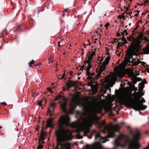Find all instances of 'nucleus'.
<instances>
[{"mask_svg": "<svg viewBox=\"0 0 149 149\" xmlns=\"http://www.w3.org/2000/svg\"><path fill=\"white\" fill-rule=\"evenodd\" d=\"M144 53L146 54H149V47L147 48L144 50Z\"/></svg>", "mask_w": 149, "mask_h": 149, "instance_id": "4be33fe9", "label": "nucleus"}, {"mask_svg": "<svg viewBox=\"0 0 149 149\" xmlns=\"http://www.w3.org/2000/svg\"><path fill=\"white\" fill-rule=\"evenodd\" d=\"M127 26H125V29H127Z\"/></svg>", "mask_w": 149, "mask_h": 149, "instance_id": "09e8293b", "label": "nucleus"}, {"mask_svg": "<svg viewBox=\"0 0 149 149\" xmlns=\"http://www.w3.org/2000/svg\"><path fill=\"white\" fill-rule=\"evenodd\" d=\"M137 63H138V64H139L140 63V62L139 60H137Z\"/></svg>", "mask_w": 149, "mask_h": 149, "instance_id": "79ce46f5", "label": "nucleus"}, {"mask_svg": "<svg viewBox=\"0 0 149 149\" xmlns=\"http://www.w3.org/2000/svg\"><path fill=\"white\" fill-rule=\"evenodd\" d=\"M55 149H59V147L58 146H56V147ZM60 149H62V148H61Z\"/></svg>", "mask_w": 149, "mask_h": 149, "instance_id": "ea45409f", "label": "nucleus"}, {"mask_svg": "<svg viewBox=\"0 0 149 149\" xmlns=\"http://www.w3.org/2000/svg\"><path fill=\"white\" fill-rule=\"evenodd\" d=\"M91 74L92 75V76L94 75V73H91Z\"/></svg>", "mask_w": 149, "mask_h": 149, "instance_id": "37998d69", "label": "nucleus"}, {"mask_svg": "<svg viewBox=\"0 0 149 149\" xmlns=\"http://www.w3.org/2000/svg\"><path fill=\"white\" fill-rule=\"evenodd\" d=\"M124 44L122 42H119L118 43V46H121L123 45Z\"/></svg>", "mask_w": 149, "mask_h": 149, "instance_id": "c85d7f7f", "label": "nucleus"}, {"mask_svg": "<svg viewBox=\"0 0 149 149\" xmlns=\"http://www.w3.org/2000/svg\"><path fill=\"white\" fill-rule=\"evenodd\" d=\"M80 104V102L77 97L73 98L71 102L70 107L72 111L74 110L76 106L79 105Z\"/></svg>", "mask_w": 149, "mask_h": 149, "instance_id": "9b49d317", "label": "nucleus"}, {"mask_svg": "<svg viewBox=\"0 0 149 149\" xmlns=\"http://www.w3.org/2000/svg\"><path fill=\"white\" fill-rule=\"evenodd\" d=\"M56 104L54 102H52L50 103V106L48 109V112L49 113L51 116H52L53 114L51 112L54 110Z\"/></svg>", "mask_w": 149, "mask_h": 149, "instance_id": "4468645a", "label": "nucleus"}, {"mask_svg": "<svg viewBox=\"0 0 149 149\" xmlns=\"http://www.w3.org/2000/svg\"><path fill=\"white\" fill-rule=\"evenodd\" d=\"M76 137L78 139H82L83 138L82 136H81L80 135L78 134L77 135H76Z\"/></svg>", "mask_w": 149, "mask_h": 149, "instance_id": "b1692460", "label": "nucleus"}, {"mask_svg": "<svg viewBox=\"0 0 149 149\" xmlns=\"http://www.w3.org/2000/svg\"><path fill=\"white\" fill-rule=\"evenodd\" d=\"M95 51H93V52L90 54V52H89L87 54V56L88 59L86 62V67H88V70H90L91 67V60L93 57L95 56Z\"/></svg>", "mask_w": 149, "mask_h": 149, "instance_id": "1a4fd4ad", "label": "nucleus"}, {"mask_svg": "<svg viewBox=\"0 0 149 149\" xmlns=\"http://www.w3.org/2000/svg\"><path fill=\"white\" fill-rule=\"evenodd\" d=\"M121 35L122 37H124L125 35H127V32L126 30L125 29L123 32H121Z\"/></svg>", "mask_w": 149, "mask_h": 149, "instance_id": "6ab92c4d", "label": "nucleus"}, {"mask_svg": "<svg viewBox=\"0 0 149 149\" xmlns=\"http://www.w3.org/2000/svg\"><path fill=\"white\" fill-rule=\"evenodd\" d=\"M82 106L85 111L83 114L85 115L86 117L83 120L82 123H78L76 126L79 132L84 131V135H85L88 133L90 127L96 118L95 116V113L100 112L101 109L100 106L91 101H85L82 104Z\"/></svg>", "mask_w": 149, "mask_h": 149, "instance_id": "f257e3e1", "label": "nucleus"}, {"mask_svg": "<svg viewBox=\"0 0 149 149\" xmlns=\"http://www.w3.org/2000/svg\"><path fill=\"white\" fill-rule=\"evenodd\" d=\"M110 58L109 57H107L105 58L102 64L100 66L99 68H97L96 71V72L97 73L96 74L95 79H97L99 77L100 74H104V71L105 70L106 65L109 62Z\"/></svg>", "mask_w": 149, "mask_h": 149, "instance_id": "0eeeda50", "label": "nucleus"}, {"mask_svg": "<svg viewBox=\"0 0 149 149\" xmlns=\"http://www.w3.org/2000/svg\"><path fill=\"white\" fill-rule=\"evenodd\" d=\"M121 40L123 42H122L123 44H125L126 43H127V42L126 39L125 38H124V37H122L121 38Z\"/></svg>", "mask_w": 149, "mask_h": 149, "instance_id": "5701e85b", "label": "nucleus"}, {"mask_svg": "<svg viewBox=\"0 0 149 149\" xmlns=\"http://www.w3.org/2000/svg\"><path fill=\"white\" fill-rule=\"evenodd\" d=\"M118 18H119L120 19H122L123 20H125V16L123 15V14L121 15H120L119 16Z\"/></svg>", "mask_w": 149, "mask_h": 149, "instance_id": "412c9836", "label": "nucleus"}, {"mask_svg": "<svg viewBox=\"0 0 149 149\" xmlns=\"http://www.w3.org/2000/svg\"><path fill=\"white\" fill-rule=\"evenodd\" d=\"M143 85H140V87H139V88H140V89H143Z\"/></svg>", "mask_w": 149, "mask_h": 149, "instance_id": "c9c22d12", "label": "nucleus"}, {"mask_svg": "<svg viewBox=\"0 0 149 149\" xmlns=\"http://www.w3.org/2000/svg\"><path fill=\"white\" fill-rule=\"evenodd\" d=\"M140 134L139 133H136L133 136V138L131 139L125 141V144L122 146V147H125L127 144L129 143V146L130 148L138 149L140 146V145L138 143V141L139 139Z\"/></svg>", "mask_w": 149, "mask_h": 149, "instance_id": "423d86ee", "label": "nucleus"}, {"mask_svg": "<svg viewBox=\"0 0 149 149\" xmlns=\"http://www.w3.org/2000/svg\"><path fill=\"white\" fill-rule=\"evenodd\" d=\"M59 103L62 110L64 112H65L66 111L65 107L66 106L67 103V100L66 98H63V102H60Z\"/></svg>", "mask_w": 149, "mask_h": 149, "instance_id": "ddd939ff", "label": "nucleus"}, {"mask_svg": "<svg viewBox=\"0 0 149 149\" xmlns=\"http://www.w3.org/2000/svg\"><path fill=\"white\" fill-rule=\"evenodd\" d=\"M35 61L34 60H32L29 63V66L31 67L32 65L34 63Z\"/></svg>", "mask_w": 149, "mask_h": 149, "instance_id": "bb28decb", "label": "nucleus"}, {"mask_svg": "<svg viewBox=\"0 0 149 149\" xmlns=\"http://www.w3.org/2000/svg\"><path fill=\"white\" fill-rule=\"evenodd\" d=\"M139 12H138V14H136L135 15V16H137L139 14Z\"/></svg>", "mask_w": 149, "mask_h": 149, "instance_id": "c03bdc74", "label": "nucleus"}, {"mask_svg": "<svg viewBox=\"0 0 149 149\" xmlns=\"http://www.w3.org/2000/svg\"><path fill=\"white\" fill-rule=\"evenodd\" d=\"M147 72L149 73V69L148 70Z\"/></svg>", "mask_w": 149, "mask_h": 149, "instance_id": "8fccbe9b", "label": "nucleus"}, {"mask_svg": "<svg viewBox=\"0 0 149 149\" xmlns=\"http://www.w3.org/2000/svg\"><path fill=\"white\" fill-rule=\"evenodd\" d=\"M74 85V83L72 81H70L67 84V86L68 87V90L69 89V88L72 86Z\"/></svg>", "mask_w": 149, "mask_h": 149, "instance_id": "f3484780", "label": "nucleus"}, {"mask_svg": "<svg viewBox=\"0 0 149 149\" xmlns=\"http://www.w3.org/2000/svg\"><path fill=\"white\" fill-rule=\"evenodd\" d=\"M95 139L97 140H99L100 142L102 143H105L107 141H108L107 139V137H102L100 136V134H96Z\"/></svg>", "mask_w": 149, "mask_h": 149, "instance_id": "f8f14e48", "label": "nucleus"}, {"mask_svg": "<svg viewBox=\"0 0 149 149\" xmlns=\"http://www.w3.org/2000/svg\"><path fill=\"white\" fill-rule=\"evenodd\" d=\"M2 127H0V128H1Z\"/></svg>", "mask_w": 149, "mask_h": 149, "instance_id": "5fc2aeb1", "label": "nucleus"}, {"mask_svg": "<svg viewBox=\"0 0 149 149\" xmlns=\"http://www.w3.org/2000/svg\"><path fill=\"white\" fill-rule=\"evenodd\" d=\"M45 134L43 132H41L39 139L44 140L45 138Z\"/></svg>", "mask_w": 149, "mask_h": 149, "instance_id": "aec40b11", "label": "nucleus"}, {"mask_svg": "<svg viewBox=\"0 0 149 149\" xmlns=\"http://www.w3.org/2000/svg\"><path fill=\"white\" fill-rule=\"evenodd\" d=\"M130 0V1H132V0Z\"/></svg>", "mask_w": 149, "mask_h": 149, "instance_id": "864d4df0", "label": "nucleus"}, {"mask_svg": "<svg viewBox=\"0 0 149 149\" xmlns=\"http://www.w3.org/2000/svg\"><path fill=\"white\" fill-rule=\"evenodd\" d=\"M138 64V63L136 62H134L133 63V65H136Z\"/></svg>", "mask_w": 149, "mask_h": 149, "instance_id": "4c0bfd02", "label": "nucleus"}, {"mask_svg": "<svg viewBox=\"0 0 149 149\" xmlns=\"http://www.w3.org/2000/svg\"><path fill=\"white\" fill-rule=\"evenodd\" d=\"M109 23H107L105 25V27L107 28V27H108V26H109Z\"/></svg>", "mask_w": 149, "mask_h": 149, "instance_id": "473e14b6", "label": "nucleus"}, {"mask_svg": "<svg viewBox=\"0 0 149 149\" xmlns=\"http://www.w3.org/2000/svg\"><path fill=\"white\" fill-rule=\"evenodd\" d=\"M127 40L129 41L133 40L130 45L129 50L126 54L127 57L123 62L119 66L117 67L115 69H116L117 71L115 74L112 77L111 79L113 81L117 79V76L119 77H122L124 76L123 69L125 66H129L130 63L132 61L130 59H132V55H135L137 53L139 48L141 47V41L138 39H134L130 36L127 37Z\"/></svg>", "mask_w": 149, "mask_h": 149, "instance_id": "f03ea898", "label": "nucleus"}, {"mask_svg": "<svg viewBox=\"0 0 149 149\" xmlns=\"http://www.w3.org/2000/svg\"><path fill=\"white\" fill-rule=\"evenodd\" d=\"M100 126H104V129L103 132L104 133H107L108 136L110 138L113 137L114 132L118 131L119 128L118 124L112 125L111 124H110L109 125H105L104 120L101 123Z\"/></svg>", "mask_w": 149, "mask_h": 149, "instance_id": "39448f33", "label": "nucleus"}, {"mask_svg": "<svg viewBox=\"0 0 149 149\" xmlns=\"http://www.w3.org/2000/svg\"><path fill=\"white\" fill-rule=\"evenodd\" d=\"M57 137V146H58L59 149H71V143L69 142L63 143L66 141H70L73 138L71 132L68 130L59 129L56 132Z\"/></svg>", "mask_w": 149, "mask_h": 149, "instance_id": "20e7f679", "label": "nucleus"}, {"mask_svg": "<svg viewBox=\"0 0 149 149\" xmlns=\"http://www.w3.org/2000/svg\"><path fill=\"white\" fill-rule=\"evenodd\" d=\"M113 149H116L115 148H113Z\"/></svg>", "mask_w": 149, "mask_h": 149, "instance_id": "6e6d98bb", "label": "nucleus"}, {"mask_svg": "<svg viewBox=\"0 0 149 149\" xmlns=\"http://www.w3.org/2000/svg\"><path fill=\"white\" fill-rule=\"evenodd\" d=\"M49 61L50 62L52 63L54 61L53 57H52V58H49Z\"/></svg>", "mask_w": 149, "mask_h": 149, "instance_id": "cd10ccee", "label": "nucleus"}, {"mask_svg": "<svg viewBox=\"0 0 149 149\" xmlns=\"http://www.w3.org/2000/svg\"><path fill=\"white\" fill-rule=\"evenodd\" d=\"M65 75H66L65 74V73H63V75H62L61 78V79H64V77H65Z\"/></svg>", "mask_w": 149, "mask_h": 149, "instance_id": "f704fd0d", "label": "nucleus"}, {"mask_svg": "<svg viewBox=\"0 0 149 149\" xmlns=\"http://www.w3.org/2000/svg\"><path fill=\"white\" fill-rule=\"evenodd\" d=\"M145 15H148V18H149V14L148 13H147L145 14Z\"/></svg>", "mask_w": 149, "mask_h": 149, "instance_id": "58836bf2", "label": "nucleus"}, {"mask_svg": "<svg viewBox=\"0 0 149 149\" xmlns=\"http://www.w3.org/2000/svg\"><path fill=\"white\" fill-rule=\"evenodd\" d=\"M89 45H91V43H89Z\"/></svg>", "mask_w": 149, "mask_h": 149, "instance_id": "3c124183", "label": "nucleus"}, {"mask_svg": "<svg viewBox=\"0 0 149 149\" xmlns=\"http://www.w3.org/2000/svg\"><path fill=\"white\" fill-rule=\"evenodd\" d=\"M48 90L49 91H50L51 93H52V89L51 88H48Z\"/></svg>", "mask_w": 149, "mask_h": 149, "instance_id": "e433bc0d", "label": "nucleus"}, {"mask_svg": "<svg viewBox=\"0 0 149 149\" xmlns=\"http://www.w3.org/2000/svg\"><path fill=\"white\" fill-rule=\"evenodd\" d=\"M124 136L123 135H120L118 136L117 139L114 142V144L117 146H120V141L123 139Z\"/></svg>", "mask_w": 149, "mask_h": 149, "instance_id": "2eb2a0df", "label": "nucleus"}, {"mask_svg": "<svg viewBox=\"0 0 149 149\" xmlns=\"http://www.w3.org/2000/svg\"><path fill=\"white\" fill-rule=\"evenodd\" d=\"M69 121V118L68 115H65L62 116L60 119L59 121L60 125L62 127L67 126L68 124Z\"/></svg>", "mask_w": 149, "mask_h": 149, "instance_id": "6e6552de", "label": "nucleus"}, {"mask_svg": "<svg viewBox=\"0 0 149 149\" xmlns=\"http://www.w3.org/2000/svg\"><path fill=\"white\" fill-rule=\"evenodd\" d=\"M92 91L94 92H96L97 91V89L96 88H92Z\"/></svg>", "mask_w": 149, "mask_h": 149, "instance_id": "2f4dec72", "label": "nucleus"}, {"mask_svg": "<svg viewBox=\"0 0 149 149\" xmlns=\"http://www.w3.org/2000/svg\"><path fill=\"white\" fill-rule=\"evenodd\" d=\"M43 146L41 144H39L38 145L37 149H41L43 148Z\"/></svg>", "mask_w": 149, "mask_h": 149, "instance_id": "a878e982", "label": "nucleus"}, {"mask_svg": "<svg viewBox=\"0 0 149 149\" xmlns=\"http://www.w3.org/2000/svg\"><path fill=\"white\" fill-rule=\"evenodd\" d=\"M87 67V75H88V77L89 79H92L93 77V76H92V75L90 73L88 72V71L89 70H88V67Z\"/></svg>", "mask_w": 149, "mask_h": 149, "instance_id": "a211bd4d", "label": "nucleus"}, {"mask_svg": "<svg viewBox=\"0 0 149 149\" xmlns=\"http://www.w3.org/2000/svg\"><path fill=\"white\" fill-rule=\"evenodd\" d=\"M61 43L60 42H58V45L59 46H61V45H60V43Z\"/></svg>", "mask_w": 149, "mask_h": 149, "instance_id": "a19ab883", "label": "nucleus"}, {"mask_svg": "<svg viewBox=\"0 0 149 149\" xmlns=\"http://www.w3.org/2000/svg\"><path fill=\"white\" fill-rule=\"evenodd\" d=\"M86 149H107L102 147L101 144L99 142H95L91 145H87L86 146Z\"/></svg>", "mask_w": 149, "mask_h": 149, "instance_id": "9d476101", "label": "nucleus"}, {"mask_svg": "<svg viewBox=\"0 0 149 149\" xmlns=\"http://www.w3.org/2000/svg\"><path fill=\"white\" fill-rule=\"evenodd\" d=\"M61 97V95H59L58 96H57L55 99H54V100L55 101H56L58 99H59V98H60Z\"/></svg>", "mask_w": 149, "mask_h": 149, "instance_id": "c756f323", "label": "nucleus"}, {"mask_svg": "<svg viewBox=\"0 0 149 149\" xmlns=\"http://www.w3.org/2000/svg\"><path fill=\"white\" fill-rule=\"evenodd\" d=\"M141 101L142 102H143V103H144V102H145V101L144 100V99H143V98H141Z\"/></svg>", "mask_w": 149, "mask_h": 149, "instance_id": "72a5a7b5", "label": "nucleus"}, {"mask_svg": "<svg viewBox=\"0 0 149 149\" xmlns=\"http://www.w3.org/2000/svg\"><path fill=\"white\" fill-rule=\"evenodd\" d=\"M97 48H95V49H94V51H96H96H97Z\"/></svg>", "mask_w": 149, "mask_h": 149, "instance_id": "49530a36", "label": "nucleus"}, {"mask_svg": "<svg viewBox=\"0 0 149 149\" xmlns=\"http://www.w3.org/2000/svg\"><path fill=\"white\" fill-rule=\"evenodd\" d=\"M53 119H50L48 120L47 121V127H49L52 128L53 127V125L52 124V122Z\"/></svg>", "mask_w": 149, "mask_h": 149, "instance_id": "dca6fc26", "label": "nucleus"}, {"mask_svg": "<svg viewBox=\"0 0 149 149\" xmlns=\"http://www.w3.org/2000/svg\"><path fill=\"white\" fill-rule=\"evenodd\" d=\"M42 102V101H40L38 104V105H39V106H41Z\"/></svg>", "mask_w": 149, "mask_h": 149, "instance_id": "7c9ffc66", "label": "nucleus"}, {"mask_svg": "<svg viewBox=\"0 0 149 149\" xmlns=\"http://www.w3.org/2000/svg\"><path fill=\"white\" fill-rule=\"evenodd\" d=\"M117 35L118 36H120V34L119 33H118L117 34Z\"/></svg>", "mask_w": 149, "mask_h": 149, "instance_id": "a18cd8bd", "label": "nucleus"}, {"mask_svg": "<svg viewBox=\"0 0 149 149\" xmlns=\"http://www.w3.org/2000/svg\"><path fill=\"white\" fill-rule=\"evenodd\" d=\"M132 95L134 98H132L131 95L127 93L119 95L118 99L122 103L131 107L136 111L145 109L147 106L141 104H139L137 102L140 99L142 96L141 94L139 92H135L133 93Z\"/></svg>", "mask_w": 149, "mask_h": 149, "instance_id": "7ed1b4c3", "label": "nucleus"}, {"mask_svg": "<svg viewBox=\"0 0 149 149\" xmlns=\"http://www.w3.org/2000/svg\"><path fill=\"white\" fill-rule=\"evenodd\" d=\"M133 83L134 84H135L136 83V82L135 81H133Z\"/></svg>", "mask_w": 149, "mask_h": 149, "instance_id": "de8ad7c7", "label": "nucleus"}, {"mask_svg": "<svg viewBox=\"0 0 149 149\" xmlns=\"http://www.w3.org/2000/svg\"><path fill=\"white\" fill-rule=\"evenodd\" d=\"M5 105H7V104H5Z\"/></svg>", "mask_w": 149, "mask_h": 149, "instance_id": "603ef678", "label": "nucleus"}, {"mask_svg": "<svg viewBox=\"0 0 149 149\" xmlns=\"http://www.w3.org/2000/svg\"><path fill=\"white\" fill-rule=\"evenodd\" d=\"M44 139H39V144H41L42 143H44Z\"/></svg>", "mask_w": 149, "mask_h": 149, "instance_id": "393cba45", "label": "nucleus"}]
</instances>
